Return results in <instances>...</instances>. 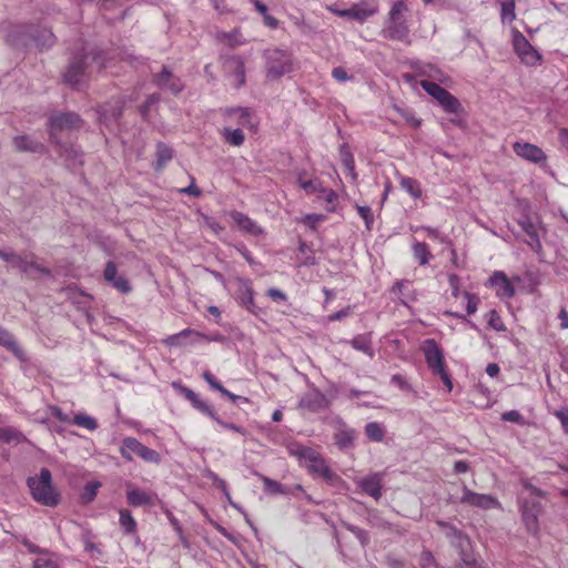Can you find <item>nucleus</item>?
Returning a JSON list of instances; mask_svg holds the SVG:
<instances>
[{
    "instance_id": "1",
    "label": "nucleus",
    "mask_w": 568,
    "mask_h": 568,
    "mask_svg": "<svg viewBox=\"0 0 568 568\" xmlns=\"http://www.w3.org/2000/svg\"><path fill=\"white\" fill-rule=\"evenodd\" d=\"M105 68H108V62L101 52L90 51L74 55L63 73V81L80 90L94 71H101Z\"/></svg>"
},
{
    "instance_id": "2",
    "label": "nucleus",
    "mask_w": 568,
    "mask_h": 568,
    "mask_svg": "<svg viewBox=\"0 0 568 568\" xmlns=\"http://www.w3.org/2000/svg\"><path fill=\"white\" fill-rule=\"evenodd\" d=\"M28 486L37 503L47 507H54L59 504V494L52 486V476L49 469L42 468L39 477L28 478Z\"/></svg>"
},
{
    "instance_id": "3",
    "label": "nucleus",
    "mask_w": 568,
    "mask_h": 568,
    "mask_svg": "<svg viewBox=\"0 0 568 568\" xmlns=\"http://www.w3.org/2000/svg\"><path fill=\"white\" fill-rule=\"evenodd\" d=\"M422 351L424 353L428 368L432 371L434 375L439 376L444 385L447 387V390L452 392L453 382L447 372V366L445 363L444 352L442 347L435 339L428 338L424 342Z\"/></svg>"
},
{
    "instance_id": "4",
    "label": "nucleus",
    "mask_w": 568,
    "mask_h": 568,
    "mask_svg": "<svg viewBox=\"0 0 568 568\" xmlns=\"http://www.w3.org/2000/svg\"><path fill=\"white\" fill-rule=\"evenodd\" d=\"M265 72L270 80H277L294 70L292 53L282 49L266 50Z\"/></svg>"
},
{
    "instance_id": "5",
    "label": "nucleus",
    "mask_w": 568,
    "mask_h": 568,
    "mask_svg": "<svg viewBox=\"0 0 568 568\" xmlns=\"http://www.w3.org/2000/svg\"><path fill=\"white\" fill-rule=\"evenodd\" d=\"M419 84L428 95L437 101L445 112L456 115L463 112L459 100L438 83L420 80Z\"/></svg>"
},
{
    "instance_id": "6",
    "label": "nucleus",
    "mask_w": 568,
    "mask_h": 568,
    "mask_svg": "<svg viewBox=\"0 0 568 568\" xmlns=\"http://www.w3.org/2000/svg\"><path fill=\"white\" fill-rule=\"evenodd\" d=\"M81 124V118L74 112L51 115L48 122L51 142L60 145L59 133L64 130L79 129Z\"/></svg>"
},
{
    "instance_id": "7",
    "label": "nucleus",
    "mask_w": 568,
    "mask_h": 568,
    "mask_svg": "<svg viewBox=\"0 0 568 568\" xmlns=\"http://www.w3.org/2000/svg\"><path fill=\"white\" fill-rule=\"evenodd\" d=\"M120 453L122 457L129 462L133 459V455H136L145 462L154 464L160 463V455L156 450L146 447L133 437H126L123 439Z\"/></svg>"
},
{
    "instance_id": "8",
    "label": "nucleus",
    "mask_w": 568,
    "mask_h": 568,
    "mask_svg": "<svg viewBox=\"0 0 568 568\" xmlns=\"http://www.w3.org/2000/svg\"><path fill=\"white\" fill-rule=\"evenodd\" d=\"M336 16L364 22L378 12V4L375 0H363L352 4L348 9H331Z\"/></svg>"
},
{
    "instance_id": "9",
    "label": "nucleus",
    "mask_w": 568,
    "mask_h": 568,
    "mask_svg": "<svg viewBox=\"0 0 568 568\" xmlns=\"http://www.w3.org/2000/svg\"><path fill=\"white\" fill-rule=\"evenodd\" d=\"M313 477H321L327 484L334 485L341 481V477L332 470L325 458L315 450L310 459L303 465Z\"/></svg>"
},
{
    "instance_id": "10",
    "label": "nucleus",
    "mask_w": 568,
    "mask_h": 568,
    "mask_svg": "<svg viewBox=\"0 0 568 568\" xmlns=\"http://www.w3.org/2000/svg\"><path fill=\"white\" fill-rule=\"evenodd\" d=\"M125 497L128 505L133 508L154 507L158 501V495L154 491L141 489L131 481L125 484Z\"/></svg>"
},
{
    "instance_id": "11",
    "label": "nucleus",
    "mask_w": 568,
    "mask_h": 568,
    "mask_svg": "<svg viewBox=\"0 0 568 568\" xmlns=\"http://www.w3.org/2000/svg\"><path fill=\"white\" fill-rule=\"evenodd\" d=\"M460 503L469 505L471 507L480 508L484 510L494 509V508L501 509V504L499 503V500L496 497L488 495V494L475 493V491L470 490L469 488H467L466 486H464Z\"/></svg>"
},
{
    "instance_id": "12",
    "label": "nucleus",
    "mask_w": 568,
    "mask_h": 568,
    "mask_svg": "<svg viewBox=\"0 0 568 568\" xmlns=\"http://www.w3.org/2000/svg\"><path fill=\"white\" fill-rule=\"evenodd\" d=\"M520 513L523 521L527 528V530L537 536L539 532V521L538 517L541 513V505L537 500H523L520 503Z\"/></svg>"
},
{
    "instance_id": "13",
    "label": "nucleus",
    "mask_w": 568,
    "mask_h": 568,
    "mask_svg": "<svg viewBox=\"0 0 568 568\" xmlns=\"http://www.w3.org/2000/svg\"><path fill=\"white\" fill-rule=\"evenodd\" d=\"M448 284L450 286L452 296L458 298L463 296L466 300V312L468 315H473L477 312L480 304V298L477 294L468 291H460L462 280L460 277L452 273L448 275Z\"/></svg>"
},
{
    "instance_id": "14",
    "label": "nucleus",
    "mask_w": 568,
    "mask_h": 568,
    "mask_svg": "<svg viewBox=\"0 0 568 568\" xmlns=\"http://www.w3.org/2000/svg\"><path fill=\"white\" fill-rule=\"evenodd\" d=\"M236 298L241 306L245 307L250 313L257 314V306L254 301V290L252 281L244 277L235 278Z\"/></svg>"
},
{
    "instance_id": "15",
    "label": "nucleus",
    "mask_w": 568,
    "mask_h": 568,
    "mask_svg": "<svg viewBox=\"0 0 568 568\" xmlns=\"http://www.w3.org/2000/svg\"><path fill=\"white\" fill-rule=\"evenodd\" d=\"M514 48L521 62L527 65H537L541 61L540 53L521 34L517 33L514 38Z\"/></svg>"
},
{
    "instance_id": "16",
    "label": "nucleus",
    "mask_w": 568,
    "mask_h": 568,
    "mask_svg": "<svg viewBox=\"0 0 568 568\" xmlns=\"http://www.w3.org/2000/svg\"><path fill=\"white\" fill-rule=\"evenodd\" d=\"M383 473H372L363 478L357 479L356 486L366 495L375 500H379L383 496Z\"/></svg>"
},
{
    "instance_id": "17",
    "label": "nucleus",
    "mask_w": 568,
    "mask_h": 568,
    "mask_svg": "<svg viewBox=\"0 0 568 568\" xmlns=\"http://www.w3.org/2000/svg\"><path fill=\"white\" fill-rule=\"evenodd\" d=\"M513 150L517 156L535 164L545 163L547 160L545 152L539 146L528 142H515Z\"/></svg>"
},
{
    "instance_id": "18",
    "label": "nucleus",
    "mask_w": 568,
    "mask_h": 568,
    "mask_svg": "<svg viewBox=\"0 0 568 568\" xmlns=\"http://www.w3.org/2000/svg\"><path fill=\"white\" fill-rule=\"evenodd\" d=\"M103 277L109 285L122 294H128L132 291V286L128 278L118 274V266L113 261L106 262L103 271Z\"/></svg>"
},
{
    "instance_id": "19",
    "label": "nucleus",
    "mask_w": 568,
    "mask_h": 568,
    "mask_svg": "<svg viewBox=\"0 0 568 568\" xmlns=\"http://www.w3.org/2000/svg\"><path fill=\"white\" fill-rule=\"evenodd\" d=\"M412 69L416 72L419 77H425L430 79L432 82H438L446 84L450 78L448 74H446L439 67L433 63L422 62V61H415L412 63Z\"/></svg>"
},
{
    "instance_id": "20",
    "label": "nucleus",
    "mask_w": 568,
    "mask_h": 568,
    "mask_svg": "<svg viewBox=\"0 0 568 568\" xmlns=\"http://www.w3.org/2000/svg\"><path fill=\"white\" fill-rule=\"evenodd\" d=\"M518 224L521 230L527 234V245L536 253H540L542 245L538 233V224L531 219L529 214H524L519 220Z\"/></svg>"
},
{
    "instance_id": "21",
    "label": "nucleus",
    "mask_w": 568,
    "mask_h": 568,
    "mask_svg": "<svg viewBox=\"0 0 568 568\" xmlns=\"http://www.w3.org/2000/svg\"><path fill=\"white\" fill-rule=\"evenodd\" d=\"M155 84L162 89L172 92L173 94L180 93L184 84L179 77H175L168 67H163L161 72L154 77Z\"/></svg>"
},
{
    "instance_id": "22",
    "label": "nucleus",
    "mask_w": 568,
    "mask_h": 568,
    "mask_svg": "<svg viewBox=\"0 0 568 568\" xmlns=\"http://www.w3.org/2000/svg\"><path fill=\"white\" fill-rule=\"evenodd\" d=\"M489 285L500 298H511L516 291L507 275L501 271H495L488 280Z\"/></svg>"
},
{
    "instance_id": "23",
    "label": "nucleus",
    "mask_w": 568,
    "mask_h": 568,
    "mask_svg": "<svg viewBox=\"0 0 568 568\" xmlns=\"http://www.w3.org/2000/svg\"><path fill=\"white\" fill-rule=\"evenodd\" d=\"M230 216L235 223V225L242 231L243 233L253 235V236H260L264 234V230L250 216L246 214L239 212V211H232L230 212Z\"/></svg>"
},
{
    "instance_id": "24",
    "label": "nucleus",
    "mask_w": 568,
    "mask_h": 568,
    "mask_svg": "<svg viewBox=\"0 0 568 568\" xmlns=\"http://www.w3.org/2000/svg\"><path fill=\"white\" fill-rule=\"evenodd\" d=\"M356 436L355 429L346 426L344 422H339L334 433V442L339 449L345 450L354 447Z\"/></svg>"
},
{
    "instance_id": "25",
    "label": "nucleus",
    "mask_w": 568,
    "mask_h": 568,
    "mask_svg": "<svg viewBox=\"0 0 568 568\" xmlns=\"http://www.w3.org/2000/svg\"><path fill=\"white\" fill-rule=\"evenodd\" d=\"M192 337V343H195L199 339H206V341H216L217 338H211L206 335L192 329V328H185L176 334L170 335L165 341V345L173 347V346H183L185 345L184 339Z\"/></svg>"
},
{
    "instance_id": "26",
    "label": "nucleus",
    "mask_w": 568,
    "mask_h": 568,
    "mask_svg": "<svg viewBox=\"0 0 568 568\" xmlns=\"http://www.w3.org/2000/svg\"><path fill=\"white\" fill-rule=\"evenodd\" d=\"M384 36L390 40L408 42L409 29L406 21H386Z\"/></svg>"
},
{
    "instance_id": "27",
    "label": "nucleus",
    "mask_w": 568,
    "mask_h": 568,
    "mask_svg": "<svg viewBox=\"0 0 568 568\" xmlns=\"http://www.w3.org/2000/svg\"><path fill=\"white\" fill-rule=\"evenodd\" d=\"M12 266L19 268L22 273L30 274L32 271H37L41 274L49 275L50 271L45 267L37 264L32 255H18L11 256Z\"/></svg>"
},
{
    "instance_id": "28",
    "label": "nucleus",
    "mask_w": 568,
    "mask_h": 568,
    "mask_svg": "<svg viewBox=\"0 0 568 568\" xmlns=\"http://www.w3.org/2000/svg\"><path fill=\"white\" fill-rule=\"evenodd\" d=\"M181 393L184 395V397L190 400L192 406L201 412L202 414L210 417L212 420H214L217 416L214 408L207 404L205 400L201 399L196 393H194L192 389L187 387H181Z\"/></svg>"
},
{
    "instance_id": "29",
    "label": "nucleus",
    "mask_w": 568,
    "mask_h": 568,
    "mask_svg": "<svg viewBox=\"0 0 568 568\" xmlns=\"http://www.w3.org/2000/svg\"><path fill=\"white\" fill-rule=\"evenodd\" d=\"M0 345L10 351L19 361H27L24 351L17 343L13 334L0 326Z\"/></svg>"
},
{
    "instance_id": "30",
    "label": "nucleus",
    "mask_w": 568,
    "mask_h": 568,
    "mask_svg": "<svg viewBox=\"0 0 568 568\" xmlns=\"http://www.w3.org/2000/svg\"><path fill=\"white\" fill-rule=\"evenodd\" d=\"M119 525L125 536H134L138 532V523L128 508H121L119 510Z\"/></svg>"
},
{
    "instance_id": "31",
    "label": "nucleus",
    "mask_w": 568,
    "mask_h": 568,
    "mask_svg": "<svg viewBox=\"0 0 568 568\" xmlns=\"http://www.w3.org/2000/svg\"><path fill=\"white\" fill-rule=\"evenodd\" d=\"M348 343L354 349L364 353L369 358L374 357L375 352L372 346L371 334H358L354 336Z\"/></svg>"
},
{
    "instance_id": "32",
    "label": "nucleus",
    "mask_w": 568,
    "mask_h": 568,
    "mask_svg": "<svg viewBox=\"0 0 568 568\" xmlns=\"http://www.w3.org/2000/svg\"><path fill=\"white\" fill-rule=\"evenodd\" d=\"M230 68L232 69L233 77L236 82V87L245 84V62L240 55H233L227 60Z\"/></svg>"
},
{
    "instance_id": "33",
    "label": "nucleus",
    "mask_w": 568,
    "mask_h": 568,
    "mask_svg": "<svg viewBox=\"0 0 568 568\" xmlns=\"http://www.w3.org/2000/svg\"><path fill=\"white\" fill-rule=\"evenodd\" d=\"M13 144L19 151L41 152L44 149L42 143L28 135L16 136L13 139Z\"/></svg>"
},
{
    "instance_id": "34",
    "label": "nucleus",
    "mask_w": 568,
    "mask_h": 568,
    "mask_svg": "<svg viewBox=\"0 0 568 568\" xmlns=\"http://www.w3.org/2000/svg\"><path fill=\"white\" fill-rule=\"evenodd\" d=\"M412 252L419 265H427L434 257L428 245L425 242L414 241L412 243Z\"/></svg>"
},
{
    "instance_id": "35",
    "label": "nucleus",
    "mask_w": 568,
    "mask_h": 568,
    "mask_svg": "<svg viewBox=\"0 0 568 568\" xmlns=\"http://www.w3.org/2000/svg\"><path fill=\"white\" fill-rule=\"evenodd\" d=\"M220 133L224 143L231 146H241L245 142V134L241 129L224 128Z\"/></svg>"
},
{
    "instance_id": "36",
    "label": "nucleus",
    "mask_w": 568,
    "mask_h": 568,
    "mask_svg": "<svg viewBox=\"0 0 568 568\" xmlns=\"http://www.w3.org/2000/svg\"><path fill=\"white\" fill-rule=\"evenodd\" d=\"M287 452L290 456L297 458L300 465L303 466L310 459L315 449L298 443H292L287 446Z\"/></svg>"
},
{
    "instance_id": "37",
    "label": "nucleus",
    "mask_w": 568,
    "mask_h": 568,
    "mask_svg": "<svg viewBox=\"0 0 568 568\" xmlns=\"http://www.w3.org/2000/svg\"><path fill=\"white\" fill-rule=\"evenodd\" d=\"M436 524L438 527H440L443 530H445L446 536L448 538L458 540V545L460 546V548H463L465 542L468 544L467 537L456 526H454L447 521H444V520H437ZM463 550L464 549H462L460 552Z\"/></svg>"
},
{
    "instance_id": "38",
    "label": "nucleus",
    "mask_w": 568,
    "mask_h": 568,
    "mask_svg": "<svg viewBox=\"0 0 568 568\" xmlns=\"http://www.w3.org/2000/svg\"><path fill=\"white\" fill-rule=\"evenodd\" d=\"M173 158V151L166 144L160 142L156 145L155 171H161Z\"/></svg>"
},
{
    "instance_id": "39",
    "label": "nucleus",
    "mask_w": 568,
    "mask_h": 568,
    "mask_svg": "<svg viewBox=\"0 0 568 568\" xmlns=\"http://www.w3.org/2000/svg\"><path fill=\"white\" fill-rule=\"evenodd\" d=\"M399 185L403 190H405L415 200H418L422 197V194H423L422 187H420V183L417 180L409 178V176L400 175L399 176Z\"/></svg>"
},
{
    "instance_id": "40",
    "label": "nucleus",
    "mask_w": 568,
    "mask_h": 568,
    "mask_svg": "<svg viewBox=\"0 0 568 568\" xmlns=\"http://www.w3.org/2000/svg\"><path fill=\"white\" fill-rule=\"evenodd\" d=\"M365 435L369 440L381 443L385 437V428L377 422H371L365 425Z\"/></svg>"
},
{
    "instance_id": "41",
    "label": "nucleus",
    "mask_w": 568,
    "mask_h": 568,
    "mask_svg": "<svg viewBox=\"0 0 568 568\" xmlns=\"http://www.w3.org/2000/svg\"><path fill=\"white\" fill-rule=\"evenodd\" d=\"M317 199L325 203L327 212H335L338 195L334 190L324 187V191L318 193Z\"/></svg>"
},
{
    "instance_id": "42",
    "label": "nucleus",
    "mask_w": 568,
    "mask_h": 568,
    "mask_svg": "<svg viewBox=\"0 0 568 568\" xmlns=\"http://www.w3.org/2000/svg\"><path fill=\"white\" fill-rule=\"evenodd\" d=\"M217 40L226 42L231 47H237L245 43V40L239 29H234L230 32H219Z\"/></svg>"
},
{
    "instance_id": "43",
    "label": "nucleus",
    "mask_w": 568,
    "mask_h": 568,
    "mask_svg": "<svg viewBox=\"0 0 568 568\" xmlns=\"http://www.w3.org/2000/svg\"><path fill=\"white\" fill-rule=\"evenodd\" d=\"M72 424L79 427H83L88 430H95L98 428V422L93 417L82 413L77 414L73 417Z\"/></svg>"
},
{
    "instance_id": "44",
    "label": "nucleus",
    "mask_w": 568,
    "mask_h": 568,
    "mask_svg": "<svg viewBox=\"0 0 568 568\" xmlns=\"http://www.w3.org/2000/svg\"><path fill=\"white\" fill-rule=\"evenodd\" d=\"M414 232L424 231L426 232L427 236L438 241L442 244H450V241L447 235L442 234L438 229L432 227V226H416L412 227Z\"/></svg>"
},
{
    "instance_id": "45",
    "label": "nucleus",
    "mask_w": 568,
    "mask_h": 568,
    "mask_svg": "<svg viewBox=\"0 0 568 568\" xmlns=\"http://www.w3.org/2000/svg\"><path fill=\"white\" fill-rule=\"evenodd\" d=\"M22 437V434L11 426L0 427V442L2 443L20 442Z\"/></svg>"
},
{
    "instance_id": "46",
    "label": "nucleus",
    "mask_w": 568,
    "mask_h": 568,
    "mask_svg": "<svg viewBox=\"0 0 568 568\" xmlns=\"http://www.w3.org/2000/svg\"><path fill=\"white\" fill-rule=\"evenodd\" d=\"M407 10V6L403 0L394 2L392 6L387 21H405L403 13Z\"/></svg>"
},
{
    "instance_id": "47",
    "label": "nucleus",
    "mask_w": 568,
    "mask_h": 568,
    "mask_svg": "<svg viewBox=\"0 0 568 568\" xmlns=\"http://www.w3.org/2000/svg\"><path fill=\"white\" fill-rule=\"evenodd\" d=\"M487 324L497 332H505L506 326L496 310H490L487 314Z\"/></svg>"
},
{
    "instance_id": "48",
    "label": "nucleus",
    "mask_w": 568,
    "mask_h": 568,
    "mask_svg": "<svg viewBox=\"0 0 568 568\" xmlns=\"http://www.w3.org/2000/svg\"><path fill=\"white\" fill-rule=\"evenodd\" d=\"M263 485H264V489L270 493V494H273V495H283V494H286V489L284 488V486L274 480V479H271L268 477H263Z\"/></svg>"
},
{
    "instance_id": "49",
    "label": "nucleus",
    "mask_w": 568,
    "mask_h": 568,
    "mask_svg": "<svg viewBox=\"0 0 568 568\" xmlns=\"http://www.w3.org/2000/svg\"><path fill=\"white\" fill-rule=\"evenodd\" d=\"M298 251L304 255V260L302 262L303 265H315L316 264L314 251L311 248V246L306 242H303V241L300 242Z\"/></svg>"
},
{
    "instance_id": "50",
    "label": "nucleus",
    "mask_w": 568,
    "mask_h": 568,
    "mask_svg": "<svg viewBox=\"0 0 568 568\" xmlns=\"http://www.w3.org/2000/svg\"><path fill=\"white\" fill-rule=\"evenodd\" d=\"M343 526L359 540L362 546H366L369 542V536L366 530L347 523H344Z\"/></svg>"
},
{
    "instance_id": "51",
    "label": "nucleus",
    "mask_w": 568,
    "mask_h": 568,
    "mask_svg": "<svg viewBox=\"0 0 568 568\" xmlns=\"http://www.w3.org/2000/svg\"><path fill=\"white\" fill-rule=\"evenodd\" d=\"M516 18L514 0H507L501 3V20L503 22H511Z\"/></svg>"
},
{
    "instance_id": "52",
    "label": "nucleus",
    "mask_w": 568,
    "mask_h": 568,
    "mask_svg": "<svg viewBox=\"0 0 568 568\" xmlns=\"http://www.w3.org/2000/svg\"><path fill=\"white\" fill-rule=\"evenodd\" d=\"M409 286V281L407 280H402V281H397L393 286H392V293L396 296H398V298L400 300L402 304L404 305H407L408 301H407V295L404 293V290L406 287Z\"/></svg>"
},
{
    "instance_id": "53",
    "label": "nucleus",
    "mask_w": 568,
    "mask_h": 568,
    "mask_svg": "<svg viewBox=\"0 0 568 568\" xmlns=\"http://www.w3.org/2000/svg\"><path fill=\"white\" fill-rule=\"evenodd\" d=\"M229 115L237 114L243 126L251 125V110L248 108H233L227 111Z\"/></svg>"
},
{
    "instance_id": "54",
    "label": "nucleus",
    "mask_w": 568,
    "mask_h": 568,
    "mask_svg": "<svg viewBox=\"0 0 568 568\" xmlns=\"http://www.w3.org/2000/svg\"><path fill=\"white\" fill-rule=\"evenodd\" d=\"M100 486H101V484L99 481L88 483L85 485V487H84V490H83V494H82V499L85 503H91L92 500H94V498L97 497L98 489H99Z\"/></svg>"
},
{
    "instance_id": "55",
    "label": "nucleus",
    "mask_w": 568,
    "mask_h": 568,
    "mask_svg": "<svg viewBox=\"0 0 568 568\" xmlns=\"http://www.w3.org/2000/svg\"><path fill=\"white\" fill-rule=\"evenodd\" d=\"M394 110L414 128H418L422 124V121L419 119H416L412 111L403 109L398 105H394Z\"/></svg>"
},
{
    "instance_id": "56",
    "label": "nucleus",
    "mask_w": 568,
    "mask_h": 568,
    "mask_svg": "<svg viewBox=\"0 0 568 568\" xmlns=\"http://www.w3.org/2000/svg\"><path fill=\"white\" fill-rule=\"evenodd\" d=\"M501 420L509 422V423H515V424H518V425H525L526 424L525 417L521 415L520 412H518L516 409L503 413L501 414Z\"/></svg>"
},
{
    "instance_id": "57",
    "label": "nucleus",
    "mask_w": 568,
    "mask_h": 568,
    "mask_svg": "<svg viewBox=\"0 0 568 568\" xmlns=\"http://www.w3.org/2000/svg\"><path fill=\"white\" fill-rule=\"evenodd\" d=\"M302 189L307 194H314V193L318 194L320 192L324 191V186H323L322 182L318 179L307 180L306 182H304L302 184Z\"/></svg>"
},
{
    "instance_id": "58",
    "label": "nucleus",
    "mask_w": 568,
    "mask_h": 568,
    "mask_svg": "<svg viewBox=\"0 0 568 568\" xmlns=\"http://www.w3.org/2000/svg\"><path fill=\"white\" fill-rule=\"evenodd\" d=\"M357 213L364 220L366 229L371 230L374 223V214L369 206L357 205Z\"/></svg>"
},
{
    "instance_id": "59",
    "label": "nucleus",
    "mask_w": 568,
    "mask_h": 568,
    "mask_svg": "<svg viewBox=\"0 0 568 568\" xmlns=\"http://www.w3.org/2000/svg\"><path fill=\"white\" fill-rule=\"evenodd\" d=\"M214 422L221 426L222 428L224 429H227V430H232V432H235L237 434H241L243 436H245L247 434V430L242 427V426H239L236 424H233V423H229V422H225L223 420L222 418H220V416L217 415L216 418L214 419Z\"/></svg>"
},
{
    "instance_id": "60",
    "label": "nucleus",
    "mask_w": 568,
    "mask_h": 568,
    "mask_svg": "<svg viewBox=\"0 0 568 568\" xmlns=\"http://www.w3.org/2000/svg\"><path fill=\"white\" fill-rule=\"evenodd\" d=\"M422 568H436V559L429 550H424L419 557Z\"/></svg>"
},
{
    "instance_id": "61",
    "label": "nucleus",
    "mask_w": 568,
    "mask_h": 568,
    "mask_svg": "<svg viewBox=\"0 0 568 568\" xmlns=\"http://www.w3.org/2000/svg\"><path fill=\"white\" fill-rule=\"evenodd\" d=\"M203 379L210 385L213 390L221 392L223 389V385L217 381V378L210 372L204 371L202 374Z\"/></svg>"
},
{
    "instance_id": "62",
    "label": "nucleus",
    "mask_w": 568,
    "mask_h": 568,
    "mask_svg": "<svg viewBox=\"0 0 568 568\" xmlns=\"http://www.w3.org/2000/svg\"><path fill=\"white\" fill-rule=\"evenodd\" d=\"M42 39L43 40L34 38L37 45L40 48H50L54 43V36L51 31L45 30L42 34Z\"/></svg>"
},
{
    "instance_id": "63",
    "label": "nucleus",
    "mask_w": 568,
    "mask_h": 568,
    "mask_svg": "<svg viewBox=\"0 0 568 568\" xmlns=\"http://www.w3.org/2000/svg\"><path fill=\"white\" fill-rule=\"evenodd\" d=\"M325 220L323 214H307L304 216L303 222L308 227L315 230L316 225Z\"/></svg>"
},
{
    "instance_id": "64",
    "label": "nucleus",
    "mask_w": 568,
    "mask_h": 568,
    "mask_svg": "<svg viewBox=\"0 0 568 568\" xmlns=\"http://www.w3.org/2000/svg\"><path fill=\"white\" fill-rule=\"evenodd\" d=\"M554 415L559 419L564 433L568 435V408L557 409Z\"/></svg>"
}]
</instances>
